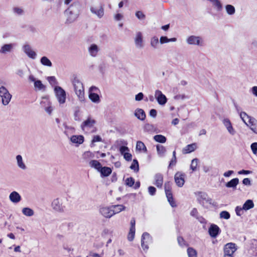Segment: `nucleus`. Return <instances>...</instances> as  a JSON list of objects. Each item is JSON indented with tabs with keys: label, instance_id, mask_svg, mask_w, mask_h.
I'll use <instances>...</instances> for the list:
<instances>
[{
	"label": "nucleus",
	"instance_id": "1",
	"mask_svg": "<svg viewBox=\"0 0 257 257\" xmlns=\"http://www.w3.org/2000/svg\"><path fill=\"white\" fill-rule=\"evenodd\" d=\"M80 6L78 4H73L67 10L64 14L66 17V23L71 24L75 22L79 15Z\"/></svg>",
	"mask_w": 257,
	"mask_h": 257
},
{
	"label": "nucleus",
	"instance_id": "2",
	"mask_svg": "<svg viewBox=\"0 0 257 257\" xmlns=\"http://www.w3.org/2000/svg\"><path fill=\"white\" fill-rule=\"evenodd\" d=\"M240 117L243 122L255 134L257 135V120L248 115L245 112L240 113Z\"/></svg>",
	"mask_w": 257,
	"mask_h": 257
},
{
	"label": "nucleus",
	"instance_id": "3",
	"mask_svg": "<svg viewBox=\"0 0 257 257\" xmlns=\"http://www.w3.org/2000/svg\"><path fill=\"white\" fill-rule=\"evenodd\" d=\"M75 94L79 100L83 103L85 101L84 88L82 83L77 78H75L72 81Z\"/></svg>",
	"mask_w": 257,
	"mask_h": 257
},
{
	"label": "nucleus",
	"instance_id": "4",
	"mask_svg": "<svg viewBox=\"0 0 257 257\" xmlns=\"http://www.w3.org/2000/svg\"><path fill=\"white\" fill-rule=\"evenodd\" d=\"M0 97L2 98L3 104L7 105L11 101L12 95L6 87L2 86L0 87Z\"/></svg>",
	"mask_w": 257,
	"mask_h": 257
},
{
	"label": "nucleus",
	"instance_id": "5",
	"mask_svg": "<svg viewBox=\"0 0 257 257\" xmlns=\"http://www.w3.org/2000/svg\"><path fill=\"white\" fill-rule=\"evenodd\" d=\"M65 199H55L52 202V207L56 211L63 212L65 208Z\"/></svg>",
	"mask_w": 257,
	"mask_h": 257
},
{
	"label": "nucleus",
	"instance_id": "6",
	"mask_svg": "<svg viewBox=\"0 0 257 257\" xmlns=\"http://www.w3.org/2000/svg\"><path fill=\"white\" fill-rule=\"evenodd\" d=\"M54 91L59 104H64L66 98L65 91L60 86H56L54 88Z\"/></svg>",
	"mask_w": 257,
	"mask_h": 257
},
{
	"label": "nucleus",
	"instance_id": "7",
	"mask_svg": "<svg viewBox=\"0 0 257 257\" xmlns=\"http://www.w3.org/2000/svg\"><path fill=\"white\" fill-rule=\"evenodd\" d=\"M237 249V246L234 243L226 244L224 247V257H233L232 254Z\"/></svg>",
	"mask_w": 257,
	"mask_h": 257
},
{
	"label": "nucleus",
	"instance_id": "8",
	"mask_svg": "<svg viewBox=\"0 0 257 257\" xmlns=\"http://www.w3.org/2000/svg\"><path fill=\"white\" fill-rule=\"evenodd\" d=\"M164 187L165 193L168 202H169L170 204L172 207H176V205L175 202L173 200V195L171 192V183L170 182H166L165 183Z\"/></svg>",
	"mask_w": 257,
	"mask_h": 257
},
{
	"label": "nucleus",
	"instance_id": "9",
	"mask_svg": "<svg viewBox=\"0 0 257 257\" xmlns=\"http://www.w3.org/2000/svg\"><path fill=\"white\" fill-rule=\"evenodd\" d=\"M91 13L95 15L98 18H102L104 14V7L102 5H93L90 7Z\"/></svg>",
	"mask_w": 257,
	"mask_h": 257
},
{
	"label": "nucleus",
	"instance_id": "10",
	"mask_svg": "<svg viewBox=\"0 0 257 257\" xmlns=\"http://www.w3.org/2000/svg\"><path fill=\"white\" fill-rule=\"evenodd\" d=\"M186 42L189 45L202 46L204 42L202 38L199 36L192 35L188 37Z\"/></svg>",
	"mask_w": 257,
	"mask_h": 257
},
{
	"label": "nucleus",
	"instance_id": "11",
	"mask_svg": "<svg viewBox=\"0 0 257 257\" xmlns=\"http://www.w3.org/2000/svg\"><path fill=\"white\" fill-rule=\"evenodd\" d=\"M152 241V238L147 232H145L142 236L141 244L144 250L149 248V244Z\"/></svg>",
	"mask_w": 257,
	"mask_h": 257
},
{
	"label": "nucleus",
	"instance_id": "12",
	"mask_svg": "<svg viewBox=\"0 0 257 257\" xmlns=\"http://www.w3.org/2000/svg\"><path fill=\"white\" fill-rule=\"evenodd\" d=\"M185 174L181 172H177L175 174L174 176L175 182L178 187H181L183 186L185 183Z\"/></svg>",
	"mask_w": 257,
	"mask_h": 257
},
{
	"label": "nucleus",
	"instance_id": "13",
	"mask_svg": "<svg viewBox=\"0 0 257 257\" xmlns=\"http://www.w3.org/2000/svg\"><path fill=\"white\" fill-rule=\"evenodd\" d=\"M155 97L157 99L158 103L160 105H164L167 102V99L166 97L159 90H157L155 91Z\"/></svg>",
	"mask_w": 257,
	"mask_h": 257
},
{
	"label": "nucleus",
	"instance_id": "14",
	"mask_svg": "<svg viewBox=\"0 0 257 257\" xmlns=\"http://www.w3.org/2000/svg\"><path fill=\"white\" fill-rule=\"evenodd\" d=\"M135 44L136 48L141 49L144 47L143 37L141 32H137L135 37Z\"/></svg>",
	"mask_w": 257,
	"mask_h": 257
},
{
	"label": "nucleus",
	"instance_id": "15",
	"mask_svg": "<svg viewBox=\"0 0 257 257\" xmlns=\"http://www.w3.org/2000/svg\"><path fill=\"white\" fill-rule=\"evenodd\" d=\"M96 121L91 117H88L84 121L81 125V127L83 131H85L88 128H92L94 126Z\"/></svg>",
	"mask_w": 257,
	"mask_h": 257
},
{
	"label": "nucleus",
	"instance_id": "16",
	"mask_svg": "<svg viewBox=\"0 0 257 257\" xmlns=\"http://www.w3.org/2000/svg\"><path fill=\"white\" fill-rule=\"evenodd\" d=\"M99 212L105 218H110L113 215V212L112 211L111 206L101 207Z\"/></svg>",
	"mask_w": 257,
	"mask_h": 257
},
{
	"label": "nucleus",
	"instance_id": "17",
	"mask_svg": "<svg viewBox=\"0 0 257 257\" xmlns=\"http://www.w3.org/2000/svg\"><path fill=\"white\" fill-rule=\"evenodd\" d=\"M23 50L27 55L30 58L35 59L36 58L37 54L29 45H25L23 46Z\"/></svg>",
	"mask_w": 257,
	"mask_h": 257
},
{
	"label": "nucleus",
	"instance_id": "18",
	"mask_svg": "<svg viewBox=\"0 0 257 257\" xmlns=\"http://www.w3.org/2000/svg\"><path fill=\"white\" fill-rule=\"evenodd\" d=\"M198 199L203 205H204L205 203L209 204L212 203V199L209 198L207 194L204 192L199 193Z\"/></svg>",
	"mask_w": 257,
	"mask_h": 257
},
{
	"label": "nucleus",
	"instance_id": "19",
	"mask_svg": "<svg viewBox=\"0 0 257 257\" xmlns=\"http://www.w3.org/2000/svg\"><path fill=\"white\" fill-rule=\"evenodd\" d=\"M220 232V228L216 224H211L208 229L209 235L213 238H215Z\"/></svg>",
	"mask_w": 257,
	"mask_h": 257
},
{
	"label": "nucleus",
	"instance_id": "20",
	"mask_svg": "<svg viewBox=\"0 0 257 257\" xmlns=\"http://www.w3.org/2000/svg\"><path fill=\"white\" fill-rule=\"evenodd\" d=\"M97 89L95 87H91L89 89V99L93 102L95 103H99L100 101V98L99 95L95 93H93V91L94 90Z\"/></svg>",
	"mask_w": 257,
	"mask_h": 257
},
{
	"label": "nucleus",
	"instance_id": "21",
	"mask_svg": "<svg viewBox=\"0 0 257 257\" xmlns=\"http://www.w3.org/2000/svg\"><path fill=\"white\" fill-rule=\"evenodd\" d=\"M100 49L99 47L95 44H92L88 48V51L90 55L92 57H95L97 55Z\"/></svg>",
	"mask_w": 257,
	"mask_h": 257
},
{
	"label": "nucleus",
	"instance_id": "22",
	"mask_svg": "<svg viewBox=\"0 0 257 257\" xmlns=\"http://www.w3.org/2000/svg\"><path fill=\"white\" fill-rule=\"evenodd\" d=\"M9 199L12 202L16 204L21 201L22 198L18 192L14 191L10 193Z\"/></svg>",
	"mask_w": 257,
	"mask_h": 257
},
{
	"label": "nucleus",
	"instance_id": "23",
	"mask_svg": "<svg viewBox=\"0 0 257 257\" xmlns=\"http://www.w3.org/2000/svg\"><path fill=\"white\" fill-rule=\"evenodd\" d=\"M223 123L226 127L228 133L231 135H234L235 131L233 128L230 121L228 118H225L223 120Z\"/></svg>",
	"mask_w": 257,
	"mask_h": 257
},
{
	"label": "nucleus",
	"instance_id": "24",
	"mask_svg": "<svg viewBox=\"0 0 257 257\" xmlns=\"http://www.w3.org/2000/svg\"><path fill=\"white\" fill-rule=\"evenodd\" d=\"M154 184L158 188H161L163 184V176L161 173H157L154 176Z\"/></svg>",
	"mask_w": 257,
	"mask_h": 257
},
{
	"label": "nucleus",
	"instance_id": "25",
	"mask_svg": "<svg viewBox=\"0 0 257 257\" xmlns=\"http://www.w3.org/2000/svg\"><path fill=\"white\" fill-rule=\"evenodd\" d=\"M16 160L17 162V165L18 167L23 170H25L27 169V166L23 160L22 156L20 155H18L16 157Z\"/></svg>",
	"mask_w": 257,
	"mask_h": 257
},
{
	"label": "nucleus",
	"instance_id": "26",
	"mask_svg": "<svg viewBox=\"0 0 257 257\" xmlns=\"http://www.w3.org/2000/svg\"><path fill=\"white\" fill-rule=\"evenodd\" d=\"M70 141L72 143L76 144L78 146L83 143L84 137L82 135H74L70 138Z\"/></svg>",
	"mask_w": 257,
	"mask_h": 257
},
{
	"label": "nucleus",
	"instance_id": "27",
	"mask_svg": "<svg viewBox=\"0 0 257 257\" xmlns=\"http://www.w3.org/2000/svg\"><path fill=\"white\" fill-rule=\"evenodd\" d=\"M14 46V45L13 44H5L0 49V53L5 54L12 52Z\"/></svg>",
	"mask_w": 257,
	"mask_h": 257
},
{
	"label": "nucleus",
	"instance_id": "28",
	"mask_svg": "<svg viewBox=\"0 0 257 257\" xmlns=\"http://www.w3.org/2000/svg\"><path fill=\"white\" fill-rule=\"evenodd\" d=\"M217 11L220 12L223 9V6L219 0H207Z\"/></svg>",
	"mask_w": 257,
	"mask_h": 257
},
{
	"label": "nucleus",
	"instance_id": "29",
	"mask_svg": "<svg viewBox=\"0 0 257 257\" xmlns=\"http://www.w3.org/2000/svg\"><path fill=\"white\" fill-rule=\"evenodd\" d=\"M112 211L113 212V215L126 209V207L122 204L112 205Z\"/></svg>",
	"mask_w": 257,
	"mask_h": 257
},
{
	"label": "nucleus",
	"instance_id": "30",
	"mask_svg": "<svg viewBox=\"0 0 257 257\" xmlns=\"http://www.w3.org/2000/svg\"><path fill=\"white\" fill-rule=\"evenodd\" d=\"M135 115L139 119L144 120L146 118L145 111L141 108H137L135 112Z\"/></svg>",
	"mask_w": 257,
	"mask_h": 257
},
{
	"label": "nucleus",
	"instance_id": "31",
	"mask_svg": "<svg viewBox=\"0 0 257 257\" xmlns=\"http://www.w3.org/2000/svg\"><path fill=\"white\" fill-rule=\"evenodd\" d=\"M196 148L195 144L188 145L183 148L182 152L183 154H188L194 151Z\"/></svg>",
	"mask_w": 257,
	"mask_h": 257
},
{
	"label": "nucleus",
	"instance_id": "32",
	"mask_svg": "<svg viewBox=\"0 0 257 257\" xmlns=\"http://www.w3.org/2000/svg\"><path fill=\"white\" fill-rule=\"evenodd\" d=\"M238 183L239 179L238 178H234L227 182L225 186L227 188H232L235 189Z\"/></svg>",
	"mask_w": 257,
	"mask_h": 257
},
{
	"label": "nucleus",
	"instance_id": "33",
	"mask_svg": "<svg viewBox=\"0 0 257 257\" xmlns=\"http://www.w3.org/2000/svg\"><path fill=\"white\" fill-rule=\"evenodd\" d=\"M34 87L36 90L45 91L46 89V86L39 80H37L34 82Z\"/></svg>",
	"mask_w": 257,
	"mask_h": 257
},
{
	"label": "nucleus",
	"instance_id": "34",
	"mask_svg": "<svg viewBox=\"0 0 257 257\" xmlns=\"http://www.w3.org/2000/svg\"><path fill=\"white\" fill-rule=\"evenodd\" d=\"M242 207L243 209H244V210H248L250 209L253 208L254 203L253 202V201L250 199L246 200L243 204Z\"/></svg>",
	"mask_w": 257,
	"mask_h": 257
},
{
	"label": "nucleus",
	"instance_id": "35",
	"mask_svg": "<svg viewBox=\"0 0 257 257\" xmlns=\"http://www.w3.org/2000/svg\"><path fill=\"white\" fill-rule=\"evenodd\" d=\"M225 9L226 13L228 15H233L235 13V7L231 5H229V4L226 5L225 6Z\"/></svg>",
	"mask_w": 257,
	"mask_h": 257
},
{
	"label": "nucleus",
	"instance_id": "36",
	"mask_svg": "<svg viewBox=\"0 0 257 257\" xmlns=\"http://www.w3.org/2000/svg\"><path fill=\"white\" fill-rule=\"evenodd\" d=\"M22 212L24 215L28 217L32 216L34 214L33 210L29 207L23 208Z\"/></svg>",
	"mask_w": 257,
	"mask_h": 257
},
{
	"label": "nucleus",
	"instance_id": "37",
	"mask_svg": "<svg viewBox=\"0 0 257 257\" xmlns=\"http://www.w3.org/2000/svg\"><path fill=\"white\" fill-rule=\"evenodd\" d=\"M99 172L103 176H108L111 173V170L110 168L107 167H101Z\"/></svg>",
	"mask_w": 257,
	"mask_h": 257
},
{
	"label": "nucleus",
	"instance_id": "38",
	"mask_svg": "<svg viewBox=\"0 0 257 257\" xmlns=\"http://www.w3.org/2000/svg\"><path fill=\"white\" fill-rule=\"evenodd\" d=\"M89 166L92 167L96 169L98 171L101 169V164L96 160H91L89 163Z\"/></svg>",
	"mask_w": 257,
	"mask_h": 257
},
{
	"label": "nucleus",
	"instance_id": "39",
	"mask_svg": "<svg viewBox=\"0 0 257 257\" xmlns=\"http://www.w3.org/2000/svg\"><path fill=\"white\" fill-rule=\"evenodd\" d=\"M40 62L44 66L49 67L52 66V63L51 61L46 56L42 57L41 58Z\"/></svg>",
	"mask_w": 257,
	"mask_h": 257
},
{
	"label": "nucleus",
	"instance_id": "40",
	"mask_svg": "<svg viewBox=\"0 0 257 257\" xmlns=\"http://www.w3.org/2000/svg\"><path fill=\"white\" fill-rule=\"evenodd\" d=\"M93 157L94 155L90 151L85 152L82 155V158L85 161H87Z\"/></svg>",
	"mask_w": 257,
	"mask_h": 257
},
{
	"label": "nucleus",
	"instance_id": "41",
	"mask_svg": "<svg viewBox=\"0 0 257 257\" xmlns=\"http://www.w3.org/2000/svg\"><path fill=\"white\" fill-rule=\"evenodd\" d=\"M136 149L139 151H143L144 152H147V149L144 143L141 141H138L136 145Z\"/></svg>",
	"mask_w": 257,
	"mask_h": 257
},
{
	"label": "nucleus",
	"instance_id": "42",
	"mask_svg": "<svg viewBox=\"0 0 257 257\" xmlns=\"http://www.w3.org/2000/svg\"><path fill=\"white\" fill-rule=\"evenodd\" d=\"M154 139L155 141L161 143H165L167 140L165 136L161 135L155 136L154 137Z\"/></svg>",
	"mask_w": 257,
	"mask_h": 257
},
{
	"label": "nucleus",
	"instance_id": "43",
	"mask_svg": "<svg viewBox=\"0 0 257 257\" xmlns=\"http://www.w3.org/2000/svg\"><path fill=\"white\" fill-rule=\"evenodd\" d=\"M158 43L159 39L157 37L154 36L151 38L150 44L152 47L154 49H156L157 48Z\"/></svg>",
	"mask_w": 257,
	"mask_h": 257
},
{
	"label": "nucleus",
	"instance_id": "44",
	"mask_svg": "<svg viewBox=\"0 0 257 257\" xmlns=\"http://www.w3.org/2000/svg\"><path fill=\"white\" fill-rule=\"evenodd\" d=\"M157 150L158 154L160 156H163L166 151L165 148L164 146L160 145H158L157 146Z\"/></svg>",
	"mask_w": 257,
	"mask_h": 257
},
{
	"label": "nucleus",
	"instance_id": "45",
	"mask_svg": "<svg viewBox=\"0 0 257 257\" xmlns=\"http://www.w3.org/2000/svg\"><path fill=\"white\" fill-rule=\"evenodd\" d=\"M130 168L132 170H134L135 172H138L139 170V163L137 160L134 159L133 161V163L130 167Z\"/></svg>",
	"mask_w": 257,
	"mask_h": 257
},
{
	"label": "nucleus",
	"instance_id": "46",
	"mask_svg": "<svg viewBox=\"0 0 257 257\" xmlns=\"http://www.w3.org/2000/svg\"><path fill=\"white\" fill-rule=\"evenodd\" d=\"M13 11L15 14L19 16L23 15L24 14V10L21 7H14Z\"/></svg>",
	"mask_w": 257,
	"mask_h": 257
},
{
	"label": "nucleus",
	"instance_id": "47",
	"mask_svg": "<svg viewBox=\"0 0 257 257\" xmlns=\"http://www.w3.org/2000/svg\"><path fill=\"white\" fill-rule=\"evenodd\" d=\"M198 163V159H194L192 160L191 164L190 165V168L193 171H196Z\"/></svg>",
	"mask_w": 257,
	"mask_h": 257
},
{
	"label": "nucleus",
	"instance_id": "48",
	"mask_svg": "<svg viewBox=\"0 0 257 257\" xmlns=\"http://www.w3.org/2000/svg\"><path fill=\"white\" fill-rule=\"evenodd\" d=\"M189 257H197V252L193 248L189 247L187 249Z\"/></svg>",
	"mask_w": 257,
	"mask_h": 257
},
{
	"label": "nucleus",
	"instance_id": "49",
	"mask_svg": "<svg viewBox=\"0 0 257 257\" xmlns=\"http://www.w3.org/2000/svg\"><path fill=\"white\" fill-rule=\"evenodd\" d=\"M102 142V138L99 136H94L93 138V139L91 141V143L90 144V146L93 147L94 146V143L96 142Z\"/></svg>",
	"mask_w": 257,
	"mask_h": 257
},
{
	"label": "nucleus",
	"instance_id": "50",
	"mask_svg": "<svg viewBox=\"0 0 257 257\" xmlns=\"http://www.w3.org/2000/svg\"><path fill=\"white\" fill-rule=\"evenodd\" d=\"M135 15L136 17L140 20H144L146 18L145 15L143 13V12L140 11H137Z\"/></svg>",
	"mask_w": 257,
	"mask_h": 257
},
{
	"label": "nucleus",
	"instance_id": "51",
	"mask_svg": "<svg viewBox=\"0 0 257 257\" xmlns=\"http://www.w3.org/2000/svg\"><path fill=\"white\" fill-rule=\"evenodd\" d=\"M230 217V214L226 211H223L220 213V217L225 219H228Z\"/></svg>",
	"mask_w": 257,
	"mask_h": 257
},
{
	"label": "nucleus",
	"instance_id": "52",
	"mask_svg": "<svg viewBox=\"0 0 257 257\" xmlns=\"http://www.w3.org/2000/svg\"><path fill=\"white\" fill-rule=\"evenodd\" d=\"M135 234V229L133 230L132 229H130V232H129L128 236H127V238H128V240L132 241L133 240V239L134 238Z\"/></svg>",
	"mask_w": 257,
	"mask_h": 257
},
{
	"label": "nucleus",
	"instance_id": "53",
	"mask_svg": "<svg viewBox=\"0 0 257 257\" xmlns=\"http://www.w3.org/2000/svg\"><path fill=\"white\" fill-rule=\"evenodd\" d=\"M243 207L237 206L235 208V212L237 216H241L243 214Z\"/></svg>",
	"mask_w": 257,
	"mask_h": 257
},
{
	"label": "nucleus",
	"instance_id": "54",
	"mask_svg": "<svg viewBox=\"0 0 257 257\" xmlns=\"http://www.w3.org/2000/svg\"><path fill=\"white\" fill-rule=\"evenodd\" d=\"M251 151L253 154L256 155L257 153V143H253L250 146Z\"/></svg>",
	"mask_w": 257,
	"mask_h": 257
},
{
	"label": "nucleus",
	"instance_id": "55",
	"mask_svg": "<svg viewBox=\"0 0 257 257\" xmlns=\"http://www.w3.org/2000/svg\"><path fill=\"white\" fill-rule=\"evenodd\" d=\"M48 81L51 85H55L57 84L56 79L54 76H50L47 78Z\"/></svg>",
	"mask_w": 257,
	"mask_h": 257
},
{
	"label": "nucleus",
	"instance_id": "56",
	"mask_svg": "<svg viewBox=\"0 0 257 257\" xmlns=\"http://www.w3.org/2000/svg\"><path fill=\"white\" fill-rule=\"evenodd\" d=\"M119 151L120 154L122 155H124V154L126 153L127 152H128L129 149L128 147L125 146H121L119 149Z\"/></svg>",
	"mask_w": 257,
	"mask_h": 257
},
{
	"label": "nucleus",
	"instance_id": "57",
	"mask_svg": "<svg viewBox=\"0 0 257 257\" xmlns=\"http://www.w3.org/2000/svg\"><path fill=\"white\" fill-rule=\"evenodd\" d=\"M134 179L132 177L128 178L126 180V184L130 187H132L134 185Z\"/></svg>",
	"mask_w": 257,
	"mask_h": 257
},
{
	"label": "nucleus",
	"instance_id": "58",
	"mask_svg": "<svg viewBox=\"0 0 257 257\" xmlns=\"http://www.w3.org/2000/svg\"><path fill=\"white\" fill-rule=\"evenodd\" d=\"M160 42L161 44L169 43V38L166 36H162L160 39Z\"/></svg>",
	"mask_w": 257,
	"mask_h": 257
},
{
	"label": "nucleus",
	"instance_id": "59",
	"mask_svg": "<svg viewBox=\"0 0 257 257\" xmlns=\"http://www.w3.org/2000/svg\"><path fill=\"white\" fill-rule=\"evenodd\" d=\"M148 191H149V194L151 195H154L156 193V189L154 187H153V186H150L149 188H148Z\"/></svg>",
	"mask_w": 257,
	"mask_h": 257
},
{
	"label": "nucleus",
	"instance_id": "60",
	"mask_svg": "<svg viewBox=\"0 0 257 257\" xmlns=\"http://www.w3.org/2000/svg\"><path fill=\"white\" fill-rule=\"evenodd\" d=\"M144 94L142 92H140L135 96V100L136 101H141L143 99Z\"/></svg>",
	"mask_w": 257,
	"mask_h": 257
},
{
	"label": "nucleus",
	"instance_id": "61",
	"mask_svg": "<svg viewBox=\"0 0 257 257\" xmlns=\"http://www.w3.org/2000/svg\"><path fill=\"white\" fill-rule=\"evenodd\" d=\"M123 157L126 161H131L132 160V155L129 153L128 152H127L125 154H124Z\"/></svg>",
	"mask_w": 257,
	"mask_h": 257
},
{
	"label": "nucleus",
	"instance_id": "62",
	"mask_svg": "<svg viewBox=\"0 0 257 257\" xmlns=\"http://www.w3.org/2000/svg\"><path fill=\"white\" fill-rule=\"evenodd\" d=\"M176 162H177V159H176V158L172 157V160H171V161L170 162L169 167H171L172 166H175L176 165Z\"/></svg>",
	"mask_w": 257,
	"mask_h": 257
},
{
	"label": "nucleus",
	"instance_id": "63",
	"mask_svg": "<svg viewBox=\"0 0 257 257\" xmlns=\"http://www.w3.org/2000/svg\"><path fill=\"white\" fill-rule=\"evenodd\" d=\"M16 74L20 77L23 78L24 75V71L22 69H18L16 72Z\"/></svg>",
	"mask_w": 257,
	"mask_h": 257
},
{
	"label": "nucleus",
	"instance_id": "64",
	"mask_svg": "<svg viewBox=\"0 0 257 257\" xmlns=\"http://www.w3.org/2000/svg\"><path fill=\"white\" fill-rule=\"evenodd\" d=\"M242 183L245 185H250V180L248 178H244L242 181Z\"/></svg>",
	"mask_w": 257,
	"mask_h": 257
}]
</instances>
